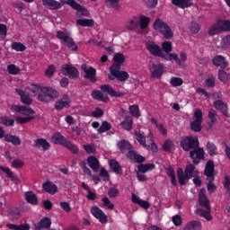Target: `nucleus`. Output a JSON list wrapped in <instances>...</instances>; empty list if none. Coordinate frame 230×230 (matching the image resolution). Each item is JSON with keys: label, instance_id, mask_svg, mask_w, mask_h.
<instances>
[{"label": "nucleus", "instance_id": "1", "mask_svg": "<svg viewBox=\"0 0 230 230\" xmlns=\"http://www.w3.org/2000/svg\"><path fill=\"white\" fill-rule=\"evenodd\" d=\"M16 93L21 97L22 103H24L25 105H31V96H38L37 98L39 102H44L45 103L53 102V100L60 96L58 91L51 87H46L35 84H31L27 86L24 92L16 89Z\"/></svg>", "mask_w": 230, "mask_h": 230}, {"label": "nucleus", "instance_id": "2", "mask_svg": "<svg viewBox=\"0 0 230 230\" xmlns=\"http://www.w3.org/2000/svg\"><path fill=\"white\" fill-rule=\"evenodd\" d=\"M199 202L201 208H206V210L198 208L196 209V215H199V217H203L206 220H213V217H211V206L209 205V199L206 197V190L201 189L199 191Z\"/></svg>", "mask_w": 230, "mask_h": 230}, {"label": "nucleus", "instance_id": "3", "mask_svg": "<svg viewBox=\"0 0 230 230\" xmlns=\"http://www.w3.org/2000/svg\"><path fill=\"white\" fill-rule=\"evenodd\" d=\"M12 112H19V114H22V116H17L16 121L20 124L24 123H30L31 119H33V114H35V111L31 110V108H28L26 106H21V105H13L11 106Z\"/></svg>", "mask_w": 230, "mask_h": 230}, {"label": "nucleus", "instance_id": "4", "mask_svg": "<svg viewBox=\"0 0 230 230\" xmlns=\"http://www.w3.org/2000/svg\"><path fill=\"white\" fill-rule=\"evenodd\" d=\"M135 137L137 141H138V143L142 145V146H144V148H146L147 150H151V152L153 153L157 152V145L154 143V135L150 134L147 137V140H146V137H145V133L141 131H136Z\"/></svg>", "mask_w": 230, "mask_h": 230}, {"label": "nucleus", "instance_id": "5", "mask_svg": "<svg viewBox=\"0 0 230 230\" xmlns=\"http://www.w3.org/2000/svg\"><path fill=\"white\" fill-rule=\"evenodd\" d=\"M222 31H230V21L217 19V22L209 29V35H218Z\"/></svg>", "mask_w": 230, "mask_h": 230}, {"label": "nucleus", "instance_id": "6", "mask_svg": "<svg viewBox=\"0 0 230 230\" xmlns=\"http://www.w3.org/2000/svg\"><path fill=\"white\" fill-rule=\"evenodd\" d=\"M51 142L54 143V145H62L63 146H66L68 150H71L73 154H78V147L71 142H68L60 133H55L51 137Z\"/></svg>", "mask_w": 230, "mask_h": 230}, {"label": "nucleus", "instance_id": "7", "mask_svg": "<svg viewBox=\"0 0 230 230\" xmlns=\"http://www.w3.org/2000/svg\"><path fill=\"white\" fill-rule=\"evenodd\" d=\"M121 66L113 65L110 67V75H108L109 80H119V82H125V80H128V73L125 71H120Z\"/></svg>", "mask_w": 230, "mask_h": 230}, {"label": "nucleus", "instance_id": "8", "mask_svg": "<svg viewBox=\"0 0 230 230\" xmlns=\"http://www.w3.org/2000/svg\"><path fill=\"white\" fill-rule=\"evenodd\" d=\"M154 29L155 31H159L164 35L165 39H172L173 37V32L172 31V29H170V26L166 24V22H163L161 19H156L153 24Z\"/></svg>", "mask_w": 230, "mask_h": 230}, {"label": "nucleus", "instance_id": "9", "mask_svg": "<svg viewBox=\"0 0 230 230\" xmlns=\"http://www.w3.org/2000/svg\"><path fill=\"white\" fill-rule=\"evenodd\" d=\"M193 172H195V165L193 164H189L185 168V174L182 168H178L177 176L181 186H184V184H186V181H190V179L193 177Z\"/></svg>", "mask_w": 230, "mask_h": 230}, {"label": "nucleus", "instance_id": "10", "mask_svg": "<svg viewBox=\"0 0 230 230\" xmlns=\"http://www.w3.org/2000/svg\"><path fill=\"white\" fill-rule=\"evenodd\" d=\"M190 129L194 132H200L202 130V111L196 109L190 121Z\"/></svg>", "mask_w": 230, "mask_h": 230}, {"label": "nucleus", "instance_id": "11", "mask_svg": "<svg viewBox=\"0 0 230 230\" xmlns=\"http://www.w3.org/2000/svg\"><path fill=\"white\" fill-rule=\"evenodd\" d=\"M57 37L58 39H59V40L65 42L67 45V48H69L73 51H76V49H78V46H76V43L73 41V39L71 38L68 32L58 31L57 32Z\"/></svg>", "mask_w": 230, "mask_h": 230}, {"label": "nucleus", "instance_id": "12", "mask_svg": "<svg viewBox=\"0 0 230 230\" xmlns=\"http://www.w3.org/2000/svg\"><path fill=\"white\" fill-rule=\"evenodd\" d=\"M164 57V60H174L176 62V64H178L179 66H186V60H188V56L186 55L185 52H181L180 53V58L179 56L176 53H172V54H165Z\"/></svg>", "mask_w": 230, "mask_h": 230}, {"label": "nucleus", "instance_id": "13", "mask_svg": "<svg viewBox=\"0 0 230 230\" xmlns=\"http://www.w3.org/2000/svg\"><path fill=\"white\" fill-rule=\"evenodd\" d=\"M90 213L94 217V218L99 220L101 224H107V222H109V217L105 215L103 210L96 206L91 208Z\"/></svg>", "mask_w": 230, "mask_h": 230}, {"label": "nucleus", "instance_id": "14", "mask_svg": "<svg viewBox=\"0 0 230 230\" xmlns=\"http://www.w3.org/2000/svg\"><path fill=\"white\" fill-rule=\"evenodd\" d=\"M183 150H190V148H197L199 146V138L197 137H186L181 143Z\"/></svg>", "mask_w": 230, "mask_h": 230}, {"label": "nucleus", "instance_id": "15", "mask_svg": "<svg viewBox=\"0 0 230 230\" xmlns=\"http://www.w3.org/2000/svg\"><path fill=\"white\" fill-rule=\"evenodd\" d=\"M146 49H148L149 52L155 57H162V58H164L166 56V54L163 53L161 47L157 46L155 43H154V41H149L146 43Z\"/></svg>", "mask_w": 230, "mask_h": 230}, {"label": "nucleus", "instance_id": "16", "mask_svg": "<svg viewBox=\"0 0 230 230\" xmlns=\"http://www.w3.org/2000/svg\"><path fill=\"white\" fill-rule=\"evenodd\" d=\"M66 4H69V6L74 8V10H77V15L84 17L89 16V11H87V9L80 5L78 3L75 2V0H67Z\"/></svg>", "mask_w": 230, "mask_h": 230}, {"label": "nucleus", "instance_id": "17", "mask_svg": "<svg viewBox=\"0 0 230 230\" xmlns=\"http://www.w3.org/2000/svg\"><path fill=\"white\" fill-rule=\"evenodd\" d=\"M71 107V98L69 95H63L61 100L56 102L55 103V109L57 111H62V109H69Z\"/></svg>", "mask_w": 230, "mask_h": 230}, {"label": "nucleus", "instance_id": "18", "mask_svg": "<svg viewBox=\"0 0 230 230\" xmlns=\"http://www.w3.org/2000/svg\"><path fill=\"white\" fill-rule=\"evenodd\" d=\"M61 72L65 76H69V78H78V70H76L73 66L63 65Z\"/></svg>", "mask_w": 230, "mask_h": 230}, {"label": "nucleus", "instance_id": "19", "mask_svg": "<svg viewBox=\"0 0 230 230\" xmlns=\"http://www.w3.org/2000/svg\"><path fill=\"white\" fill-rule=\"evenodd\" d=\"M101 90L102 93H107L112 98H121V96H125L124 92H117L116 90L112 89L111 85H102Z\"/></svg>", "mask_w": 230, "mask_h": 230}, {"label": "nucleus", "instance_id": "20", "mask_svg": "<svg viewBox=\"0 0 230 230\" xmlns=\"http://www.w3.org/2000/svg\"><path fill=\"white\" fill-rule=\"evenodd\" d=\"M81 69L85 73V78L91 80V82H96V69L86 65H82Z\"/></svg>", "mask_w": 230, "mask_h": 230}, {"label": "nucleus", "instance_id": "21", "mask_svg": "<svg viewBox=\"0 0 230 230\" xmlns=\"http://www.w3.org/2000/svg\"><path fill=\"white\" fill-rule=\"evenodd\" d=\"M190 155L193 161V164H197L200 159H204V149L198 148L195 151H190Z\"/></svg>", "mask_w": 230, "mask_h": 230}, {"label": "nucleus", "instance_id": "22", "mask_svg": "<svg viewBox=\"0 0 230 230\" xmlns=\"http://www.w3.org/2000/svg\"><path fill=\"white\" fill-rule=\"evenodd\" d=\"M213 173H215V164L213 161H208L205 168V175L208 177V179L215 181V176H213Z\"/></svg>", "mask_w": 230, "mask_h": 230}, {"label": "nucleus", "instance_id": "23", "mask_svg": "<svg viewBox=\"0 0 230 230\" xmlns=\"http://www.w3.org/2000/svg\"><path fill=\"white\" fill-rule=\"evenodd\" d=\"M44 6H48L49 10H60L62 4L57 0H41Z\"/></svg>", "mask_w": 230, "mask_h": 230}, {"label": "nucleus", "instance_id": "24", "mask_svg": "<svg viewBox=\"0 0 230 230\" xmlns=\"http://www.w3.org/2000/svg\"><path fill=\"white\" fill-rule=\"evenodd\" d=\"M35 230L49 229L51 227V219L45 217L41 219L39 224L34 225Z\"/></svg>", "mask_w": 230, "mask_h": 230}, {"label": "nucleus", "instance_id": "25", "mask_svg": "<svg viewBox=\"0 0 230 230\" xmlns=\"http://www.w3.org/2000/svg\"><path fill=\"white\" fill-rule=\"evenodd\" d=\"M150 71L153 78H161L164 69L163 68V65H154Z\"/></svg>", "mask_w": 230, "mask_h": 230}, {"label": "nucleus", "instance_id": "26", "mask_svg": "<svg viewBox=\"0 0 230 230\" xmlns=\"http://www.w3.org/2000/svg\"><path fill=\"white\" fill-rule=\"evenodd\" d=\"M88 166H90L93 172L100 170V161L95 156H89L87 158Z\"/></svg>", "mask_w": 230, "mask_h": 230}, {"label": "nucleus", "instance_id": "27", "mask_svg": "<svg viewBox=\"0 0 230 230\" xmlns=\"http://www.w3.org/2000/svg\"><path fill=\"white\" fill-rule=\"evenodd\" d=\"M43 190L47 191V193H49L50 195H55L58 188L57 187V185L53 184V182L47 181L43 183Z\"/></svg>", "mask_w": 230, "mask_h": 230}, {"label": "nucleus", "instance_id": "28", "mask_svg": "<svg viewBox=\"0 0 230 230\" xmlns=\"http://www.w3.org/2000/svg\"><path fill=\"white\" fill-rule=\"evenodd\" d=\"M132 202L134 204H137L140 206V208H143L144 209H148L150 208V203L148 201H145L143 199H140L136 194H132Z\"/></svg>", "mask_w": 230, "mask_h": 230}, {"label": "nucleus", "instance_id": "29", "mask_svg": "<svg viewBox=\"0 0 230 230\" xmlns=\"http://www.w3.org/2000/svg\"><path fill=\"white\" fill-rule=\"evenodd\" d=\"M214 107L217 111H220V112H222V114H224V116H227V105L226 103H224V102H222V101H216L214 102Z\"/></svg>", "mask_w": 230, "mask_h": 230}, {"label": "nucleus", "instance_id": "30", "mask_svg": "<svg viewBox=\"0 0 230 230\" xmlns=\"http://www.w3.org/2000/svg\"><path fill=\"white\" fill-rule=\"evenodd\" d=\"M92 97L94 100H98V102H109V96L102 93V92H100V91H93L92 93Z\"/></svg>", "mask_w": 230, "mask_h": 230}, {"label": "nucleus", "instance_id": "31", "mask_svg": "<svg viewBox=\"0 0 230 230\" xmlns=\"http://www.w3.org/2000/svg\"><path fill=\"white\" fill-rule=\"evenodd\" d=\"M172 3L180 8H188V6H191V4H193L191 0H172Z\"/></svg>", "mask_w": 230, "mask_h": 230}, {"label": "nucleus", "instance_id": "32", "mask_svg": "<svg viewBox=\"0 0 230 230\" xmlns=\"http://www.w3.org/2000/svg\"><path fill=\"white\" fill-rule=\"evenodd\" d=\"M213 64L218 67H227V62H226V59L222 56H216L213 58Z\"/></svg>", "mask_w": 230, "mask_h": 230}, {"label": "nucleus", "instance_id": "33", "mask_svg": "<svg viewBox=\"0 0 230 230\" xmlns=\"http://www.w3.org/2000/svg\"><path fill=\"white\" fill-rule=\"evenodd\" d=\"M202 229V224L199 221H191L189 222L184 230H201Z\"/></svg>", "mask_w": 230, "mask_h": 230}, {"label": "nucleus", "instance_id": "34", "mask_svg": "<svg viewBox=\"0 0 230 230\" xmlns=\"http://www.w3.org/2000/svg\"><path fill=\"white\" fill-rule=\"evenodd\" d=\"M117 146L120 152H125V150H131L132 146L127 140H120L118 142Z\"/></svg>", "mask_w": 230, "mask_h": 230}, {"label": "nucleus", "instance_id": "35", "mask_svg": "<svg viewBox=\"0 0 230 230\" xmlns=\"http://www.w3.org/2000/svg\"><path fill=\"white\" fill-rule=\"evenodd\" d=\"M133 123L134 121L132 120V117L127 116L125 119L120 123V125L125 128V130H132Z\"/></svg>", "mask_w": 230, "mask_h": 230}, {"label": "nucleus", "instance_id": "36", "mask_svg": "<svg viewBox=\"0 0 230 230\" xmlns=\"http://www.w3.org/2000/svg\"><path fill=\"white\" fill-rule=\"evenodd\" d=\"M76 23L79 26H83L84 28H91L94 26V21L93 20H89V19H79L76 21Z\"/></svg>", "mask_w": 230, "mask_h": 230}, {"label": "nucleus", "instance_id": "37", "mask_svg": "<svg viewBox=\"0 0 230 230\" xmlns=\"http://www.w3.org/2000/svg\"><path fill=\"white\" fill-rule=\"evenodd\" d=\"M128 159H133L137 163H145V157H143L141 155H137L133 151H129L128 153Z\"/></svg>", "mask_w": 230, "mask_h": 230}, {"label": "nucleus", "instance_id": "38", "mask_svg": "<svg viewBox=\"0 0 230 230\" xmlns=\"http://www.w3.org/2000/svg\"><path fill=\"white\" fill-rule=\"evenodd\" d=\"M35 146L37 148H42V150H48L49 148V143L44 138H40L35 141Z\"/></svg>", "mask_w": 230, "mask_h": 230}, {"label": "nucleus", "instance_id": "39", "mask_svg": "<svg viewBox=\"0 0 230 230\" xmlns=\"http://www.w3.org/2000/svg\"><path fill=\"white\" fill-rule=\"evenodd\" d=\"M8 229L12 230H30L29 224H22V225H13V224H7Z\"/></svg>", "mask_w": 230, "mask_h": 230}, {"label": "nucleus", "instance_id": "40", "mask_svg": "<svg viewBox=\"0 0 230 230\" xmlns=\"http://www.w3.org/2000/svg\"><path fill=\"white\" fill-rule=\"evenodd\" d=\"M25 200H27L29 204L35 206V204H37V196L32 191L26 192Z\"/></svg>", "mask_w": 230, "mask_h": 230}, {"label": "nucleus", "instance_id": "41", "mask_svg": "<svg viewBox=\"0 0 230 230\" xmlns=\"http://www.w3.org/2000/svg\"><path fill=\"white\" fill-rule=\"evenodd\" d=\"M109 164H110V168H111V170L115 173H117V174L121 173V166L116 160H110Z\"/></svg>", "mask_w": 230, "mask_h": 230}, {"label": "nucleus", "instance_id": "42", "mask_svg": "<svg viewBox=\"0 0 230 230\" xmlns=\"http://www.w3.org/2000/svg\"><path fill=\"white\" fill-rule=\"evenodd\" d=\"M155 168V164H140L138 165V172L140 173H146V172H150V170H154Z\"/></svg>", "mask_w": 230, "mask_h": 230}, {"label": "nucleus", "instance_id": "43", "mask_svg": "<svg viewBox=\"0 0 230 230\" xmlns=\"http://www.w3.org/2000/svg\"><path fill=\"white\" fill-rule=\"evenodd\" d=\"M0 170L4 172V173H6L7 177H9L11 181H17V176L15 173H13V172H12V170H10V168L0 166Z\"/></svg>", "mask_w": 230, "mask_h": 230}, {"label": "nucleus", "instance_id": "44", "mask_svg": "<svg viewBox=\"0 0 230 230\" xmlns=\"http://www.w3.org/2000/svg\"><path fill=\"white\" fill-rule=\"evenodd\" d=\"M4 141H7L8 143H13L15 146L21 145V139L19 138V137H15L13 135H5Z\"/></svg>", "mask_w": 230, "mask_h": 230}, {"label": "nucleus", "instance_id": "45", "mask_svg": "<svg viewBox=\"0 0 230 230\" xmlns=\"http://www.w3.org/2000/svg\"><path fill=\"white\" fill-rule=\"evenodd\" d=\"M148 24H150V18L146 16H140L139 18V26L141 30H145L148 28Z\"/></svg>", "mask_w": 230, "mask_h": 230}, {"label": "nucleus", "instance_id": "46", "mask_svg": "<svg viewBox=\"0 0 230 230\" xmlns=\"http://www.w3.org/2000/svg\"><path fill=\"white\" fill-rule=\"evenodd\" d=\"M7 214L9 217H12V218H19L21 217V212L17 208H10L7 211Z\"/></svg>", "mask_w": 230, "mask_h": 230}, {"label": "nucleus", "instance_id": "47", "mask_svg": "<svg viewBox=\"0 0 230 230\" xmlns=\"http://www.w3.org/2000/svg\"><path fill=\"white\" fill-rule=\"evenodd\" d=\"M111 123L107 121H103L101 125V127L98 128V133L99 134H103L105 132H109V130L111 128Z\"/></svg>", "mask_w": 230, "mask_h": 230}, {"label": "nucleus", "instance_id": "48", "mask_svg": "<svg viewBox=\"0 0 230 230\" xmlns=\"http://www.w3.org/2000/svg\"><path fill=\"white\" fill-rule=\"evenodd\" d=\"M11 48L14 49V51H26V46L21 42H13Z\"/></svg>", "mask_w": 230, "mask_h": 230}, {"label": "nucleus", "instance_id": "49", "mask_svg": "<svg viewBox=\"0 0 230 230\" xmlns=\"http://www.w3.org/2000/svg\"><path fill=\"white\" fill-rule=\"evenodd\" d=\"M218 78L220 82H223L224 84H227V82H229L230 76H229V74H227L226 71L219 70Z\"/></svg>", "mask_w": 230, "mask_h": 230}, {"label": "nucleus", "instance_id": "50", "mask_svg": "<svg viewBox=\"0 0 230 230\" xmlns=\"http://www.w3.org/2000/svg\"><path fill=\"white\" fill-rule=\"evenodd\" d=\"M170 84L172 87H181L184 84V81L181 77H172L170 80Z\"/></svg>", "mask_w": 230, "mask_h": 230}, {"label": "nucleus", "instance_id": "51", "mask_svg": "<svg viewBox=\"0 0 230 230\" xmlns=\"http://www.w3.org/2000/svg\"><path fill=\"white\" fill-rule=\"evenodd\" d=\"M137 24H139V19L137 17H133L128 23V30H134V28H137Z\"/></svg>", "mask_w": 230, "mask_h": 230}, {"label": "nucleus", "instance_id": "52", "mask_svg": "<svg viewBox=\"0 0 230 230\" xmlns=\"http://www.w3.org/2000/svg\"><path fill=\"white\" fill-rule=\"evenodd\" d=\"M0 123L1 125H4L5 127H13L15 121L8 117H2L0 118Z\"/></svg>", "mask_w": 230, "mask_h": 230}, {"label": "nucleus", "instance_id": "53", "mask_svg": "<svg viewBox=\"0 0 230 230\" xmlns=\"http://www.w3.org/2000/svg\"><path fill=\"white\" fill-rule=\"evenodd\" d=\"M113 61L115 62V66H120L125 62V56L121 53H118L114 56Z\"/></svg>", "mask_w": 230, "mask_h": 230}, {"label": "nucleus", "instance_id": "54", "mask_svg": "<svg viewBox=\"0 0 230 230\" xmlns=\"http://www.w3.org/2000/svg\"><path fill=\"white\" fill-rule=\"evenodd\" d=\"M129 112L134 118H139V116H141V113H139V106L137 105L129 106Z\"/></svg>", "mask_w": 230, "mask_h": 230}, {"label": "nucleus", "instance_id": "55", "mask_svg": "<svg viewBox=\"0 0 230 230\" xmlns=\"http://www.w3.org/2000/svg\"><path fill=\"white\" fill-rule=\"evenodd\" d=\"M162 49L166 53V55H170V52L172 51V42L170 41H164L162 43Z\"/></svg>", "mask_w": 230, "mask_h": 230}, {"label": "nucleus", "instance_id": "56", "mask_svg": "<svg viewBox=\"0 0 230 230\" xmlns=\"http://www.w3.org/2000/svg\"><path fill=\"white\" fill-rule=\"evenodd\" d=\"M102 202L103 203V207L107 208V209H114V204L111 202V199H109V198L107 197L102 198Z\"/></svg>", "mask_w": 230, "mask_h": 230}, {"label": "nucleus", "instance_id": "57", "mask_svg": "<svg viewBox=\"0 0 230 230\" xmlns=\"http://www.w3.org/2000/svg\"><path fill=\"white\" fill-rule=\"evenodd\" d=\"M7 71H8V73H10V75H18V73L21 72V68H19L15 65H9L7 66Z\"/></svg>", "mask_w": 230, "mask_h": 230}, {"label": "nucleus", "instance_id": "58", "mask_svg": "<svg viewBox=\"0 0 230 230\" xmlns=\"http://www.w3.org/2000/svg\"><path fill=\"white\" fill-rule=\"evenodd\" d=\"M164 150L165 152H171V150H173V142L171 140H166L163 146Z\"/></svg>", "mask_w": 230, "mask_h": 230}, {"label": "nucleus", "instance_id": "59", "mask_svg": "<svg viewBox=\"0 0 230 230\" xmlns=\"http://www.w3.org/2000/svg\"><path fill=\"white\" fill-rule=\"evenodd\" d=\"M84 149L85 150L86 154H94L96 152V146L94 145H84Z\"/></svg>", "mask_w": 230, "mask_h": 230}, {"label": "nucleus", "instance_id": "60", "mask_svg": "<svg viewBox=\"0 0 230 230\" xmlns=\"http://www.w3.org/2000/svg\"><path fill=\"white\" fill-rule=\"evenodd\" d=\"M207 150L210 155H215L217 154V146L214 144L208 143L207 145Z\"/></svg>", "mask_w": 230, "mask_h": 230}, {"label": "nucleus", "instance_id": "61", "mask_svg": "<svg viewBox=\"0 0 230 230\" xmlns=\"http://www.w3.org/2000/svg\"><path fill=\"white\" fill-rule=\"evenodd\" d=\"M100 177H102V181H109L110 179L109 172H107L105 168H102L100 171Z\"/></svg>", "mask_w": 230, "mask_h": 230}, {"label": "nucleus", "instance_id": "62", "mask_svg": "<svg viewBox=\"0 0 230 230\" xmlns=\"http://www.w3.org/2000/svg\"><path fill=\"white\" fill-rule=\"evenodd\" d=\"M12 165L13 168H22V166H24V162L21 159H15Z\"/></svg>", "mask_w": 230, "mask_h": 230}, {"label": "nucleus", "instance_id": "63", "mask_svg": "<svg viewBox=\"0 0 230 230\" xmlns=\"http://www.w3.org/2000/svg\"><path fill=\"white\" fill-rule=\"evenodd\" d=\"M92 116L93 118H102V116H103V110L100 109V108H96L93 113Z\"/></svg>", "mask_w": 230, "mask_h": 230}, {"label": "nucleus", "instance_id": "64", "mask_svg": "<svg viewBox=\"0 0 230 230\" xmlns=\"http://www.w3.org/2000/svg\"><path fill=\"white\" fill-rule=\"evenodd\" d=\"M205 85L207 87H215V77L213 75H210L205 82Z\"/></svg>", "mask_w": 230, "mask_h": 230}]
</instances>
